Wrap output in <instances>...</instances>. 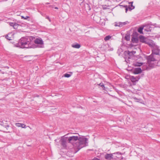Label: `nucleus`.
<instances>
[{
    "mask_svg": "<svg viewBox=\"0 0 160 160\" xmlns=\"http://www.w3.org/2000/svg\"><path fill=\"white\" fill-rule=\"evenodd\" d=\"M143 30V28L141 27L139 28L138 29V32L140 33H143L142 30Z\"/></svg>",
    "mask_w": 160,
    "mask_h": 160,
    "instance_id": "obj_20",
    "label": "nucleus"
},
{
    "mask_svg": "<svg viewBox=\"0 0 160 160\" xmlns=\"http://www.w3.org/2000/svg\"><path fill=\"white\" fill-rule=\"evenodd\" d=\"M143 28L144 31L147 32L151 31L152 29V28L149 25H145Z\"/></svg>",
    "mask_w": 160,
    "mask_h": 160,
    "instance_id": "obj_8",
    "label": "nucleus"
},
{
    "mask_svg": "<svg viewBox=\"0 0 160 160\" xmlns=\"http://www.w3.org/2000/svg\"><path fill=\"white\" fill-rule=\"evenodd\" d=\"M111 38V37L109 36H106L104 38V39L105 41H107V40H109Z\"/></svg>",
    "mask_w": 160,
    "mask_h": 160,
    "instance_id": "obj_23",
    "label": "nucleus"
},
{
    "mask_svg": "<svg viewBox=\"0 0 160 160\" xmlns=\"http://www.w3.org/2000/svg\"><path fill=\"white\" fill-rule=\"evenodd\" d=\"M142 70L140 68H135L133 71V73L135 74H138L141 72Z\"/></svg>",
    "mask_w": 160,
    "mask_h": 160,
    "instance_id": "obj_10",
    "label": "nucleus"
},
{
    "mask_svg": "<svg viewBox=\"0 0 160 160\" xmlns=\"http://www.w3.org/2000/svg\"><path fill=\"white\" fill-rule=\"evenodd\" d=\"M139 38L140 39V40L141 42H144V38L143 36H139Z\"/></svg>",
    "mask_w": 160,
    "mask_h": 160,
    "instance_id": "obj_21",
    "label": "nucleus"
},
{
    "mask_svg": "<svg viewBox=\"0 0 160 160\" xmlns=\"http://www.w3.org/2000/svg\"><path fill=\"white\" fill-rule=\"evenodd\" d=\"M75 134H78V133H75Z\"/></svg>",
    "mask_w": 160,
    "mask_h": 160,
    "instance_id": "obj_38",
    "label": "nucleus"
},
{
    "mask_svg": "<svg viewBox=\"0 0 160 160\" xmlns=\"http://www.w3.org/2000/svg\"><path fill=\"white\" fill-rule=\"evenodd\" d=\"M6 38L7 39L9 40H12L11 39V38L9 36V34L7 35L6 36Z\"/></svg>",
    "mask_w": 160,
    "mask_h": 160,
    "instance_id": "obj_25",
    "label": "nucleus"
},
{
    "mask_svg": "<svg viewBox=\"0 0 160 160\" xmlns=\"http://www.w3.org/2000/svg\"><path fill=\"white\" fill-rule=\"evenodd\" d=\"M114 153L106 154L104 156L105 159L107 160H111L113 158V156Z\"/></svg>",
    "mask_w": 160,
    "mask_h": 160,
    "instance_id": "obj_7",
    "label": "nucleus"
},
{
    "mask_svg": "<svg viewBox=\"0 0 160 160\" xmlns=\"http://www.w3.org/2000/svg\"><path fill=\"white\" fill-rule=\"evenodd\" d=\"M128 10L129 9L130 11H131L132 10L134 9L135 7L133 6V5H130L128 6Z\"/></svg>",
    "mask_w": 160,
    "mask_h": 160,
    "instance_id": "obj_17",
    "label": "nucleus"
},
{
    "mask_svg": "<svg viewBox=\"0 0 160 160\" xmlns=\"http://www.w3.org/2000/svg\"><path fill=\"white\" fill-rule=\"evenodd\" d=\"M98 85L100 86L103 89V90H105V87H104V85L101 82L99 84H98Z\"/></svg>",
    "mask_w": 160,
    "mask_h": 160,
    "instance_id": "obj_22",
    "label": "nucleus"
},
{
    "mask_svg": "<svg viewBox=\"0 0 160 160\" xmlns=\"http://www.w3.org/2000/svg\"><path fill=\"white\" fill-rule=\"evenodd\" d=\"M120 6L122 7L125 8V12H127V11L128 10V5H121V4H120Z\"/></svg>",
    "mask_w": 160,
    "mask_h": 160,
    "instance_id": "obj_19",
    "label": "nucleus"
},
{
    "mask_svg": "<svg viewBox=\"0 0 160 160\" xmlns=\"http://www.w3.org/2000/svg\"><path fill=\"white\" fill-rule=\"evenodd\" d=\"M16 46L17 47L22 48H34V45L31 41L30 39L26 38H21L19 41L18 43H17Z\"/></svg>",
    "mask_w": 160,
    "mask_h": 160,
    "instance_id": "obj_1",
    "label": "nucleus"
},
{
    "mask_svg": "<svg viewBox=\"0 0 160 160\" xmlns=\"http://www.w3.org/2000/svg\"><path fill=\"white\" fill-rule=\"evenodd\" d=\"M128 3L130 5H132L133 3V2H129Z\"/></svg>",
    "mask_w": 160,
    "mask_h": 160,
    "instance_id": "obj_35",
    "label": "nucleus"
},
{
    "mask_svg": "<svg viewBox=\"0 0 160 160\" xmlns=\"http://www.w3.org/2000/svg\"><path fill=\"white\" fill-rule=\"evenodd\" d=\"M132 41L133 43H137L138 42V39L137 37H132Z\"/></svg>",
    "mask_w": 160,
    "mask_h": 160,
    "instance_id": "obj_14",
    "label": "nucleus"
},
{
    "mask_svg": "<svg viewBox=\"0 0 160 160\" xmlns=\"http://www.w3.org/2000/svg\"><path fill=\"white\" fill-rule=\"evenodd\" d=\"M102 8L103 9H107L108 8H107V6L106 5H103L102 6Z\"/></svg>",
    "mask_w": 160,
    "mask_h": 160,
    "instance_id": "obj_32",
    "label": "nucleus"
},
{
    "mask_svg": "<svg viewBox=\"0 0 160 160\" xmlns=\"http://www.w3.org/2000/svg\"><path fill=\"white\" fill-rule=\"evenodd\" d=\"M152 53L150 56H152L153 57H156L158 58H160V55L159 52L160 49H159L158 46H154L152 49Z\"/></svg>",
    "mask_w": 160,
    "mask_h": 160,
    "instance_id": "obj_4",
    "label": "nucleus"
},
{
    "mask_svg": "<svg viewBox=\"0 0 160 160\" xmlns=\"http://www.w3.org/2000/svg\"><path fill=\"white\" fill-rule=\"evenodd\" d=\"M46 19H48L49 22H50L51 21L50 19V18H49V17L48 16H47L46 17Z\"/></svg>",
    "mask_w": 160,
    "mask_h": 160,
    "instance_id": "obj_31",
    "label": "nucleus"
},
{
    "mask_svg": "<svg viewBox=\"0 0 160 160\" xmlns=\"http://www.w3.org/2000/svg\"><path fill=\"white\" fill-rule=\"evenodd\" d=\"M71 75L69 74L66 73L64 74V76L66 78H69L71 76Z\"/></svg>",
    "mask_w": 160,
    "mask_h": 160,
    "instance_id": "obj_26",
    "label": "nucleus"
},
{
    "mask_svg": "<svg viewBox=\"0 0 160 160\" xmlns=\"http://www.w3.org/2000/svg\"><path fill=\"white\" fill-rule=\"evenodd\" d=\"M150 46H152V45L151 44H149Z\"/></svg>",
    "mask_w": 160,
    "mask_h": 160,
    "instance_id": "obj_39",
    "label": "nucleus"
},
{
    "mask_svg": "<svg viewBox=\"0 0 160 160\" xmlns=\"http://www.w3.org/2000/svg\"><path fill=\"white\" fill-rule=\"evenodd\" d=\"M49 4V3L48 2H47L46 3V4Z\"/></svg>",
    "mask_w": 160,
    "mask_h": 160,
    "instance_id": "obj_37",
    "label": "nucleus"
},
{
    "mask_svg": "<svg viewBox=\"0 0 160 160\" xmlns=\"http://www.w3.org/2000/svg\"><path fill=\"white\" fill-rule=\"evenodd\" d=\"M15 125L18 127H21V123H16L15 124Z\"/></svg>",
    "mask_w": 160,
    "mask_h": 160,
    "instance_id": "obj_28",
    "label": "nucleus"
},
{
    "mask_svg": "<svg viewBox=\"0 0 160 160\" xmlns=\"http://www.w3.org/2000/svg\"><path fill=\"white\" fill-rule=\"evenodd\" d=\"M3 100V99H0V100Z\"/></svg>",
    "mask_w": 160,
    "mask_h": 160,
    "instance_id": "obj_40",
    "label": "nucleus"
},
{
    "mask_svg": "<svg viewBox=\"0 0 160 160\" xmlns=\"http://www.w3.org/2000/svg\"><path fill=\"white\" fill-rule=\"evenodd\" d=\"M34 43L36 44H42L43 41L41 39L37 38L35 40Z\"/></svg>",
    "mask_w": 160,
    "mask_h": 160,
    "instance_id": "obj_11",
    "label": "nucleus"
},
{
    "mask_svg": "<svg viewBox=\"0 0 160 160\" xmlns=\"http://www.w3.org/2000/svg\"><path fill=\"white\" fill-rule=\"evenodd\" d=\"M134 100H135L137 102H139L141 100V99L139 98H138L136 97H133V98Z\"/></svg>",
    "mask_w": 160,
    "mask_h": 160,
    "instance_id": "obj_24",
    "label": "nucleus"
},
{
    "mask_svg": "<svg viewBox=\"0 0 160 160\" xmlns=\"http://www.w3.org/2000/svg\"><path fill=\"white\" fill-rule=\"evenodd\" d=\"M75 144L74 146L77 147V150L75 152L76 153L81 148L88 145V139L84 137H79L78 142H77Z\"/></svg>",
    "mask_w": 160,
    "mask_h": 160,
    "instance_id": "obj_2",
    "label": "nucleus"
},
{
    "mask_svg": "<svg viewBox=\"0 0 160 160\" xmlns=\"http://www.w3.org/2000/svg\"><path fill=\"white\" fill-rule=\"evenodd\" d=\"M9 25L10 26L12 27L15 29H17L19 26V25L18 24L14 22H10L9 23Z\"/></svg>",
    "mask_w": 160,
    "mask_h": 160,
    "instance_id": "obj_9",
    "label": "nucleus"
},
{
    "mask_svg": "<svg viewBox=\"0 0 160 160\" xmlns=\"http://www.w3.org/2000/svg\"><path fill=\"white\" fill-rule=\"evenodd\" d=\"M4 127L6 128L7 130L8 128L9 127V126L8 125H5L4 126Z\"/></svg>",
    "mask_w": 160,
    "mask_h": 160,
    "instance_id": "obj_33",
    "label": "nucleus"
},
{
    "mask_svg": "<svg viewBox=\"0 0 160 160\" xmlns=\"http://www.w3.org/2000/svg\"><path fill=\"white\" fill-rule=\"evenodd\" d=\"M147 59L148 66L151 68H154L157 66H160L158 64V61L160 60V58L149 55L147 57Z\"/></svg>",
    "mask_w": 160,
    "mask_h": 160,
    "instance_id": "obj_3",
    "label": "nucleus"
},
{
    "mask_svg": "<svg viewBox=\"0 0 160 160\" xmlns=\"http://www.w3.org/2000/svg\"><path fill=\"white\" fill-rule=\"evenodd\" d=\"M142 63L136 62L134 63L135 66H140L142 64Z\"/></svg>",
    "mask_w": 160,
    "mask_h": 160,
    "instance_id": "obj_18",
    "label": "nucleus"
},
{
    "mask_svg": "<svg viewBox=\"0 0 160 160\" xmlns=\"http://www.w3.org/2000/svg\"><path fill=\"white\" fill-rule=\"evenodd\" d=\"M139 78H135L133 76H132L131 78V80L132 82H135L136 81H138V80L139 79Z\"/></svg>",
    "mask_w": 160,
    "mask_h": 160,
    "instance_id": "obj_15",
    "label": "nucleus"
},
{
    "mask_svg": "<svg viewBox=\"0 0 160 160\" xmlns=\"http://www.w3.org/2000/svg\"><path fill=\"white\" fill-rule=\"evenodd\" d=\"M93 160H100L99 159L96 158H93Z\"/></svg>",
    "mask_w": 160,
    "mask_h": 160,
    "instance_id": "obj_34",
    "label": "nucleus"
},
{
    "mask_svg": "<svg viewBox=\"0 0 160 160\" xmlns=\"http://www.w3.org/2000/svg\"><path fill=\"white\" fill-rule=\"evenodd\" d=\"M130 37L129 36H125V39L127 40H130Z\"/></svg>",
    "mask_w": 160,
    "mask_h": 160,
    "instance_id": "obj_29",
    "label": "nucleus"
},
{
    "mask_svg": "<svg viewBox=\"0 0 160 160\" xmlns=\"http://www.w3.org/2000/svg\"><path fill=\"white\" fill-rule=\"evenodd\" d=\"M55 8V9H58V7H56Z\"/></svg>",
    "mask_w": 160,
    "mask_h": 160,
    "instance_id": "obj_36",
    "label": "nucleus"
},
{
    "mask_svg": "<svg viewBox=\"0 0 160 160\" xmlns=\"http://www.w3.org/2000/svg\"><path fill=\"white\" fill-rule=\"evenodd\" d=\"M21 127L22 128H26V125L24 124L21 123Z\"/></svg>",
    "mask_w": 160,
    "mask_h": 160,
    "instance_id": "obj_30",
    "label": "nucleus"
},
{
    "mask_svg": "<svg viewBox=\"0 0 160 160\" xmlns=\"http://www.w3.org/2000/svg\"><path fill=\"white\" fill-rule=\"evenodd\" d=\"M72 47L74 48H79L81 47V45L80 44L77 43L75 44L72 45Z\"/></svg>",
    "mask_w": 160,
    "mask_h": 160,
    "instance_id": "obj_16",
    "label": "nucleus"
},
{
    "mask_svg": "<svg viewBox=\"0 0 160 160\" xmlns=\"http://www.w3.org/2000/svg\"><path fill=\"white\" fill-rule=\"evenodd\" d=\"M128 22H119L115 25L116 26H118L119 27H122V26L125 25L127 24Z\"/></svg>",
    "mask_w": 160,
    "mask_h": 160,
    "instance_id": "obj_13",
    "label": "nucleus"
},
{
    "mask_svg": "<svg viewBox=\"0 0 160 160\" xmlns=\"http://www.w3.org/2000/svg\"><path fill=\"white\" fill-rule=\"evenodd\" d=\"M67 137H62L60 140L61 145L64 148H66L67 147Z\"/></svg>",
    "mask_w": 160,
    "mask_h": 160,
    "instance_id": "obj_6",
    "label": "nucleus"
},
{
    "mask_svg": "<svg viewBox=\"0 0 160 160\" xmlns=\"http://www.w3.org/2000/svg\"><path fill=\"white\" fill-rule=\"evenodd\" d=\"M79 137L78 136H72L69 137L68 139V142L71 143L73 144L75 142L78 141Z\"/></svg>",
    "mask_w": 160,
    "mask_h": 160,
    "instance_id": "obj_5",
    "label": "nucleus"
},
{
    "mask_svg": "<svg viewBox=\"0 0 160 160\" xmlns=\"http://www.w3.org/2000/svg\"><path fill=\"white\" fill-rule=\"evenodd\" d=\"M125 52L126 54H128L130 56H132L136 53V51H128Z\"/></svg>",
    "mask_w": 160,
    "mask_h": 160,
    "instance_id": "obj_12",
    "label": "nucleus"
},
{
    "mask_svg": "<svg viewBox=\"0 0 160 160\" xmlns=\"http://www.w3.org/2000/svg\"><path fill=\"white\" fill-rule=\"evenodd\" d=\"M22 19H27L28 18H30V17L28 16H26V17H24L23 16H21Z\"/></svg>",
    "mask_w": 160,
    "mask_h": 160,
    "instance_id": "obj_27",
    "label": "nucleus"
}]
</instances>
